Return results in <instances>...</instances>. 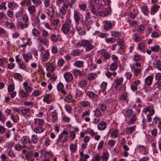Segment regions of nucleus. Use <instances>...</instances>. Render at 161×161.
Here are the masks:
<instances>
[{
  "label": "nucleus",
  "instance_id": "obj_15",
  "mask_svg": "<svg viewBox=\"0 0 161 161\" xmlns=\"http://www.w3.org/2000/svg\"><path fill=\"white\" fill-rule=\"evenodd\" d=\"M160 7L159 6L156 4H154L151 7V9L150 14L151 15L154 14L156 12H157Z\"/></svg>",
  "mask_w": 161,
  "mask_h": 161
},
{
  "label": "nucleus",
  "instance_id": "obj_8",
  "mask_svg": "<svg viewBox=\"0 0 161 161\" xmlns=\"http://www.w3.org/2000/svg\"><path fill=\"white\" fill-rule=\"evenodd\" d=\"M42 56L41 60L42 62H45L47 61L50 58V53L49 50H46L45 51V53L42 54Z\"/></svg>",
  "mask_w": 161,
  "mask_h": 161
},
{
  "label": "nucleus",
  "instance_id": "obj_12",
  "mask_svg": "<svg viewBox=\"0 0 161 161\" xmlns=\"http://www.w3.org/2000/svg\"><path fill=\"white\" fill-rule=\"evenodd\" d=\"M64 76L67 82H70L73 78L72 75L69 72L65 73L64 75Z\"/></svg>",
  "mask_w": 161,
  "mask_h": 161
},
{
  "label": "nucleus",
  "instance_id": "obj_33",
  "mask_svg": "<svg viewBox=\"0 0 161 161\" xmlns=\"http://www.w3.org/2000/svg\"><path fill=\"white\" fill-rule=\"evenodd\" d=\"M51 115L52 117V119L53 122L56 121L58 119L57 114L55 110H53L51 112Z\"/></svg>",
  "mask_w": 161,
  "mask_h": 161
},
{
  "label": "nucleus",
  "instance_id": "obj_2",
  "mask_svg": "<svg viewBox=\"0 0 161 161\" xmlns=\"http://www.w3.org/2000/svg\"><path fill=\"white\" fill-rule=\"evenodd\" d=\"M61 30L65 34H68L69 32L70 36H73L75 34V31L72 30L70 31L69 26L66 24H63L61 27Z\"/></svg>",
  "mask_w": 161,
  "mask_h": 161
},
{
  "label": "nucleus",
  "instance_id": "obj_34",
  "mask_svg": "<svg viewBox=\"0 0 161 161\" xmlns=\"http://www.w3.org/2000/svg\"><path fill=\"white\" fill-rule=\"evenodd\" d=\"M136 127V126L134 125L128 127L126 128V131L128 133H132L135 130Z\"/></svg>",
  "mask_w": 161,
  "mask_h": 161
},
{
  "label": "nucleus",
  "instance_id": "obj_16",
  "mask_svg": "<svg viewBox=\"0 0 161 161\" xmlns=\"http://www.w3.org/2000/svg\"><path fill=\"white\" fill-rule=\"evenodd\" d=\"M37 42L40 45H46L47 42V40L45 38L41 36L39 37L36 40Z\"/></svg>",
  "mask_w": 161,
  "mask_h": 161
},
{
  "label": "nucleus",
  "instance_id": "obj_1",
  "mask_svg": "<svg viewBox=\"0 0 161 161\" xmlns=\"http://www.w3.org/2000/svg\"><path fill=\"white\" fill-rule=\"evenodd\" d=\"M21 143L23 145V149L21 151L22 155L25 154V157L28 159L32 157L33 155L32 151L34 146L31 144L30 137L27 136H23L20 139Z\"/></svg>",
  "mask_w": 161,
  "mask_h": 161
},
{
  "label": "nucleus",
  "instance_id": "obj_51",
  "mask_svg": "<svg viewBox=\"0 0 161 161\" xmlns=\"http://www.w3.org/2000/svg\"><path fill=\"white\" fill-rule=\"evenodd\" d=\"M5 23L6 26L10 29L13 28L14 26V24L13 22L9 23L7 21L5 22Z\"/></svg>",
  "mask_w": 161,
  "mask_h": 161
},
{
  "label": "nucleus",
  "instance_id": "obj_45",
  "mask_svg": "<svg viewBox=\"0 0 161 161\" xmlns=\"http://www.w3.org/2000/svg\"><path fill=\"white\" fill-rule=\"evenodd\" d=\"M89 7L90 8V10L91 12L94 14H96L97 11L94 5L92 3H91L89 6Z\"/></svg>",
  "mask_w": 161,
  "mask_h": 161
},
{
  "label": "nucleus",
  "instance_id": "obj_24",
  "mask_svg": "<svg viewBox=\"0 0 161 161\" xmlns=\"http://www.w3.org/2000/svg\"><path fill=\"white\" fill-rule=\"evenodd\" d=\"M106 123L104 121L100 122L97 125V128L99 130H103L106 127Z\"/></svg>",
  "mask_w": 161,
  "mask_h": 161
},
{
  "label": "nucleus",
  "instance_id": "obj_18",
  "mask_svg": "<svg viewBox=\"0 0 161 161\" xmlns=\"http://www.w3.org/2000/svg\"><path fill=\"white\" fill-rule=\"evenodd\" d=\"M52 95L50 94H46L44 97L43 101L44 102L46 103L47 104L50 103L51 102V99Z\"/></svg>",
  "mask_w": 161,
  "mask_h": 161
},
{
  "label": "nucleus",
  "instance_id": "obj_60",
  "mask_svg": "<svg viewBox=\"0 0 161 161\" xmlns=\"http://www.w3.org/2000/svg\"><path fill=\"white\" fill-rule=\"evenodd\" d=\"M138 47L140 50L143 51L144 50L145 44L143 43L140 42L138 45Z\"/></svg>",
  "mask_w": 161,
  "mask_h": 161
},
{
  "label": "nucleus",
  "instance_id": "obj_3",
  "mask_svg": "<svg viewBox=\"0 0 161 161\" xmlns=\"http://www.w3.org/2000/svg\"><path fill=\"white\" fill-rule=\"evenodd\" d=\"M81 45L83 47H86V50L89 51L94 48V46L91 44L89 41L87 40L84 39L81 41Z\"/></svg>",
  "mask_w": 161,
  "mask_h": 161
},
{
  "label": "nucleus",
  "instance_id": "obj_20",
  "mask_svg": "<svg viewBox=\"0 0 161 161\" xmlns=\"http://www.w3.org/2000/svg\"><path fill=\"white\" fill-rule=\"evenodd\" d=\"M64 86L62 83H59L57 86V88L58 90L60 91L64 95L66 94V91L64 90Z\"/></svg>",
  "mask_w": 161,
  "mask_h": 161
},
{
  "label": "nucleus",
  "instance_id": "obj_32",
  "mask_svg": "<svg viewBox=\"0 0 161 161\" xmlns=\"http://www.w3.org/2000/svg\"><path fill=\"white\" fill-rule=\"evenodd\" d=\"M84 64V62L83 61L77 60L73 64V65L78 68L80 67H83Z\"/></svg>",
  "mask_w": 161,
  "mask_h": 161
},
{
  "label": "nucleus",
  "instance_id": "obj_64",
  "mask_svg": "<svg viewBox=\"0 0 161 161\" xmlns=\"http://www.w3.org/2000/svg\"><path fill=\"white\" fill-rule=\"evenodd\" d=\"M107 85V83L105 82H103L101 85V89L103 91L106 90Z\"/></svg>",
  "mask_w": 161,
  "mask_h": 161
},
{
  "label": "nucleus",
  "instance_id": "obj_54",
  "mask_svg": "<svg viewBox=\"0 0 161 161\" xmlns=\"http://www.w3.org/2000/svg\"><path fill=\"white\" fill-rule=\"evenodd\" d=\"M22 20L24 23H27L29 21V17L26 14H24L22 18Z\"/></svg>",
  "mask_w": 161,
  "mask_h": 161
},
{
  "label": "nucleus",
  "instance_id": "obj_29",
  "mask_svg": "<svg viewBox=\"0 0 161 161\" xmlns=\"http://www.w3.org/2000/svg\"><path fill=\"white\" fill-rule=\"evenodd\" d=\"M109 154L108 152H105L103 154L101 157L102 161H107L109 157Z\"/></svg>",
  "mask_w": 161,
  "mask_h": 161
},
{
  "label": "nucleus",
  "instance_id": "obj_62",
  "mask_svg": "<svg viewBox=\"0 0 161 161\" xmlns=\"http://www.w3.org/2000/svg\"><path fill=\"white\" fill-rule=\"evenodd\" d=\"M136 119L135 116H133L131 119L128 122V125H131L133 124Z\"/></svg>",
  "mask_w": 161,
  "mask_h": 161
},
{
  "label": "nucleus",
  "instance_id": "obj_46",
  "mask_svg": "<svg viewBox=\"0 0 161 161\" xmlns=\"http://www.w3.org/2000/svg\"><path fill=\"white\" fill-rule=\"evenodd\" d=\"M22 148H23V145H22L19 143H17L14 146L15 149L18 151H21Z\"/></svg>",
  "mask_w": 161,
  "mask_h": 161
},
{
  "label": "nucleus",
  "instance_id": "obj_49",
  "mask_svg": "<svg viewBox=\"0 0 161 161\" xmlns=\"http://www.w3.org/2000/svg\"><path fill=\"white\" fill-rule=\"evenodd\" d=\"M81 105L84 107H86L90 105V103L87 101H83L80 102Z\"/></svg>",
  "mask_w": 161,
  "mask_h": 161
},
{
  "label": "nucleus",
  "instance_id": "obj_7",
  "mask_svg": "<svg viewBox=\"0 0 161 161\" xmlns=\"http://www.w3.org/2000/svg\"><path fill=\"white\" fill-rule=\"evenodd\" d=\"M111 12V10L110 7H108L105 11H99L97 13V15L99 16L105 17L108 15Z\"/></svg>",
  "mask_w": 161,
  "mask_h": 161
},
{
  "label": "nucleus",
  "instance_id": "obj_28",
  "mask_svg": "<svg viewBox=\"0 0 161 161\" xmlns=\"http://www.w3.org/2000/svg\"><path fill=\"white\" fill-rule=\"evenodd\" d=\"M77 144H71L70 145L69 147V150L71 153H75L77 149Z\"/></svg>",
  "mask_w": 161,
  "mask_h": 161
},
{
  "label": "nucleus",
  "instance_id": "obj_42",
  "mask_svg": "<svg viewBox=\"0 0 161 161\" xmlns=\"http://www.w3.org/2000/svg\"><path fill=\"white\" fill-rule=\"evenodd\" d=\"M52 41L54 42H57L58 39V36L55 34H53L50 36Z\"/></svg>",
  "mask_w": 161,
  "mask_h": 161
},
{
  "label": "nucleus",
  "instance_id": "obj_10",
  "mask_svg": "<svg viewBox=\"0 0 161 161\" xmlns=\"http://www.w3.org/2000/svg\"><path fill=\"white\" fill-rule=\"evenodd\" d=\"M23 58L26 63H28L29 61L31 60L32 58V55L31 52H28L26 54L23 55Z\"/></svg>",
  "mask_w": 161,
  "mask_h": 161
},
{
  "label": "nucleus",
  "instance_id": "obj_17",
  "mask_svg": "<svg viewBox=\"0 0 161 161\" xmlns=\"http://www.w3.org/2000/svg\"><path fill=\"white\" fill-rule=\"evenodd\" d=\"M34 132L37 134H41L44 131V129L42 126H36L33 130Z\"/></svg>",
  "mask_w": 161,
  "mask_h": 161
},
{
  "label": "nucleus",
  "instance_id": "obj_31",
  "mask_svg": "<svg viewBox=\"0 0 161 161\" xmlns=\"http://www.w3.org/2000/svg\"><path fill=\"white\" fill-rule=\"evenodd\" d=\"M8 7L12 10H14L18 7V4L14 3L9 2L8 3Z\"/></svg>",
  "mask_w": 161,
  "mask_h": 161
},
{
  "label": "nucleus",
  "instance_id": "obj_53",
  "mask_svg": "<svg viewBox=\"0 0 161 161\" xmlns=\"http://www.w3.org/2000/svg\"><path fill=\"white\" fill-rule=\"evenodd\" d=\"M66 12V10L64 8V7H62L59 9V14H62L63 15H65Z\"/></svg>",
  "mask_w": 161,
  "mask_h": 161
},
{
  "label": "nucleus",
  "instance_id": "obj_9",
  "mask_svg": "<svg viewBox=\"0 0 161 161\" xmlns=\"http://www.w3.org/2000/svg\"><path fill=\"white\" fill-rule=\"evenodd\" d=\"M73 16L76 25H78L79 23V21L80 20V17L77 10H74Z\"/></svg>",
  "mask_w": 161,
  "mask_h": 161
},
{
  "label": "nucleus",
  "instance_id": "obj_6",
  "mask_svg": "<svg viewBox=\"0 0 161 161\" xmlns=\"http://www.w3.org/2000/svg\"><path fill=\"white\" fill-rule=\"evenodd\" d=\"M21 114L23 116L27 115L26 118H30L31 116V115L28 114L31 112V109L29 108H26L24 107H21Z\"/></svg>",
  "mask_w": 161,
  "mask_h": 161
},
{
  "label": "nucleus",
  "instance_id": "obj_61",
  "mask_svg": "<svg viewBox=\"0 0 161 161\" xmlns=\"http://www.w3.org/2000/svg\"><path fill=\"white\" fill-rule=\"evenodd\" d=\"M159 47L158 45H155L153 47H151V51L153 52H158L159 51Z\"/></svg>",
  "mask_w": 161,
  "mask_h": 161
},
{
  "label": "nucleus",
  "instance_id": "obj_59",
  "mask_svg": "<svg viewBox=\"0 0 161 161\" xmlns=\"http://www.w3.org/2000/svg\"><path fill=\"white\" fill-rule=\"evenodd\" d=\"M101 157L98 154L95 155L93 156L92 158L93 161H100Z\"/></svg>",
  "mask_w": 161,
  "mask_h": 161
},
{
  "label": "nucleus",
  "instance_id": "obj_14",
  "mask_svg": "<svg viewBox=\"0 0 161 161\" xmlns=\"http://www.w3.org/2000/svg\"><path fill=\"white\" fill-rule=\"evenodd\" d=\"M72 73L74 75L79 76L81 77L84 76L85 74L83 71H81L78 69H75L72 71Z\"/></svg>",
  "mask_w": 161,
  "mask_h": 161
},
{
  "label": "nucleus",
  "instance_id": "obj_44",
  "mask_svg": "<svg viewBox=\"0 0 161 161\" xmlns=\"http://www.w3.org/2000/svg\"><path fill=\"white\" fill-rule=\"evenodd\" d=\"M111 35L115 37H120L121 35V33L119 31H111Z\"/></svg>",
  "mask_w": 161,
  "mask_h": 161
},
{
  "label": "nucleus",
  "instance_id": "obj_4",
  "mask_svg": "<svg viewBox=\"0 0 161 161\" xmlns=\"http://www.w3.org/2000/svg\"><path fill=\"white\" fill-rule=\"evenodd\" d=\"M97 53L102 55L105 59H108L111 57L110 54L104 49H102L99 50L97 52Z\"/></svg>",
  "mask_w": 161,
  "mask_h": 161
},
{
  "label": "nucleus",
  "instance_id": "obj_50",
  "mask_svg": "<svg viewBox=\"0 0 161 161\" xmlns=\"http://www.w3.org/2000/svg\"><path fill=\"white\" fill-rule=\"evenodd\" d=\"M117 67V63L116 62H113L110 65V69L112 71L116 70Z\"/></svg>",
  "mask_w": 161,
  "mask_h": 161
},
{
  "label": "nucleus",
  "instance_id": "obj_41",
  "mask_svg": "<svg viewBox=\"0 0 161 161\" xmlns=\"http://www.w3.org/2000/svg\"><path fill=\"white\" fill-rule=\"evenodd\" d=\"M86 95L91 98H96L97 96V94L91 91L87 92L86 93Z\"/></svg>",
  "mask_w": 161,
  "mask_h": 161
},
{
  "label": "nucleus",
  "instance_id": "obj_47",
  "mask_svg": "<svg viewBox=\"0 0 161 161\" xmlns=\"http://www.w3.org/2000/svg\"><path fill=\"white\" fill-rule=\"evenodd\" d=\"M142 11L143 13L145 15H147L149 12L147 6H144L142 8Z\"/></svg>",
  "mask_w": 161,
  "mask_h": 161
},
{
  "label": "nucleus",
  "instance_id": "obj_38",
  "mask_svg": "<svg viewBox=\"0 0 161 161\" xmlns=\"http://www.w3.org/2000/svg\"><path fill=\"white\" fill-rule=\"evenodd\" d=\"M31 3V0H22L21 3V4L22 5L27 6L30 5Z\"/></svg>",
  "mask_w": 161,
  "mask_h": 161
},
{
  "label": "nucleus",
  "instance_id": "obj_13",
  "mask_svg": "<svg viewBox=\"0 0 161 161\" xmlns=\"http://www.w3.org/2000/svg\"><path fill=\"white\" fill-rule=\"evenodd\" d=\"M79 155L80 157L78 161H87L86 159H88L90 157V156L87 154L84 155L83 152H80Z\"/></svg>",
  "mask_w": 161,
  "mask_h": 161
},
{
  "label": "nucleus",
  "instance_id": "obj_26",
  "mask_svg": "<svg viewBox=\"0 0 161 161\" xmlns=\"http://www.w3.org/2000/svg\"><path fill=\"white\" fill-rule=\"evenodd\" d=\"M131 69L132 71H134V74L135 76H137L141 71V68H136L134 65L131 67Z\"/></svg>",
  "mask_w": 161,
  "mask_h": 161
},
{
  "label": "nucleus",
  "instance_id": "obj_58",
  "mask_svg": "<svg viewBox=\"0 0 161 161\" xmlns=\"http://www.w3.org/2000/svg\"><path fill=\"white\" fill-rule=\"evenodd\" d=\"M22 11L21 10H20L17 12L15 13V16L17 19H18L19 18L22 16Z\"/></svg>",
  "mask_w": 161,
  "mask_h": 161
},
{
  "label": "nucleus",
  "instance_id": "obj_57",
  "mask_svg": "<svg viewBox=\"0 0 161 161\" xmlns=\"http://www.w3.org/2000/svg\"><path fill=\"white\" fill-rule=\"evenodd\" d=\"M6 120L5 117L3 114L2 112L0 110V121L3 123H4Z\"/></svg>",
  "mask_w": 161,
  "mask_h": 161
},
{
  "label": "nucleus",
  "instance_id": "obj_23",
  "mask_svg": "<svg viewBox=\"0 0 161 161\" xmlns=\"http://www.w3.org/2000/svg\"><path fill=\"white\" fill-rule=\"evenodd\" d=\"M39 141V139L37 135L35 134L33 135L31 137V140H30L31 144H32V143L33 144H36Z\"/></svg>",
  "mask_w": 161,
  "mask_h": 161
},
{
  "label": "nucleus",
  "instance_id": "obj_11",
  "mask_svg": "<svg viewBox=\"0 0 161 161\" xmlns=\"http://www.w3.org/2000/svg\"><path fill=\"white\" fill-rule=\"evenodd\" d=\"M103 28L106 30H109L112 28V24L109 21L105 20L103 22Z\"/></svg>",
  "mask_w": 161,
  "mask_h": 161
},
{
  "label": "nucleus",
  "instance_id": "obj_52",
  "mask_svg": "<svg viewBox=\"0 0 161 161\" xmlns=\"http://www.w3.org/2000/svg\"><path fill=\"white\" fill-rule=\"evenodd\" d=\"M7 14L10 18H12L14 17V12L10 10H8L7 12Z\"/></svg>",
  "mask_w": 161,
  "mask_h": 161
},
{
  "label": "nucleus",
  "instance_id": "obj_55",
  "mask_svg": "<svg viewBox=\"0 0 161 161\" xmlns=\"http://www.w3.org/2000/svg\"><path fill=\"white\" fill-rule=\"evenodd\" d=\"M32 33L33 35L35 36H37L40 34L39 31L35 28H34L32 29Z\"/></svg>",
  "mask_w": 161,
  "mask_h": 161
},
{
  "label": "nucleus",
  "instance_id": "obj_48",
  "mask_svg": "<svg viewBox=\"0 0 161 161\" xmlns=\"http://www.w3.org/2000/svg\"><path fill=\"white\" fill-rule=\"evenodd\" d=\"M14 77L15 79L19 80H21L23 78L22 75L20 74L17 73H14Z\"/></svg>",
  "mask_w": 161,
  "mask_h": 161
},
{
  "label": "nucleus",
  "instance_id": "obj_19",
  "mask_svg": "<svg viewBox=\"0 0 161 161\" xmlns=\"http://www.w3.org/2000/svg\"><path fill=\"white\" fill-rule=\"evenodd\" d=\"M44 120L41 119H35L34 120V125L36 126H42Z\"/></svg>",
  "mask_w": 161,
  "mask_h": 161
},
{
  "label": "nucleus",
  "instance_id": "obj_22",
  "mask_svg": "<svg viewBox=\"0 0 161 161\" xmlns=\"http://www.w3.org/2000/svg\"><path fill=\"white\" fill-rule=\"evenodd\" d=\"M47 14L50 17H53L54 14V7L52 6L50 7L47 10Z\"/></svg>",
  "mask_w": 161,
  "mask_h": 161
},
{
  "label": "nucleus",
  "instance_id": "obj_43",
  "mask_svg": "<svg viewBox=\"0 0 161 161\" xmlns=\"http://www.w3.org/2000/svg\"><path fill=\"white\" fill-rule=\"evenodd\" d=\"M81 51L78 49H74L71 52V54L74 56H76L80 55Z\"/></svg>",
  "mask_w": 161,
  "mask_h": 161
},
{
  "label": "nucleus",
  "instance_id": "obj_37",
  "mask_svg": "<svg viewBox=\"0 0 161 161\" xmlns=\"http://www.w3.org/2000/svg\"><path fill=\"white\" fill-rule=\"evenodd\" d=\"M28 10L31 14H33L35 13V6L34 5L29 6L28 8Z\"/></svg>",
  "mask_w": 161,
  "mask_h": 161
},
{
  "label": "nucleus",
  "instance_id": "obj_56",
  "mask_svg": "<svg viewBox=\"0 0 161 161\" xmlns=\"http://www.w3.org/2000/svg\"><path fill=\"white\" fill-rule=\"evenodd\" d=\"M19 67L24 70H25L27 69L26 67L25 64L23 62L19 63Z\"/></svg>",
  "mask_w": 161,
  "mask_h": 161
},
{
  "label": "nucleus",
  "instance_id": "obj_36",
  "mask_svg": "<svg viewBox=\"0 0 161 161\" xmlns=\"http://www.w3.org/2000/svg\"><path fill=\"white\" fill-rule=\"evenodd\" d=\"M118 130L117 129H115L111 133L110 136L113 139L116 138L118 136Z\"/></svg>",
  "mask_w": 161,
  "mask_h": 161
},
{
  "label": "nucleus",
  "instance_id": "obj_25",
  "mask_svg": "<svg viewBox=\"0 0 161 161\" xmlns=\"http://www.w3.org/2000/svg\"><path fill=\"white\" fill-rule=\"evenodd\" d=\"M19 95L20 97L22 98L28 97L29 96V94L28 93L22 89L20 90Z\"/></svg>",
  "mask_w": 161,
  "mask_h": 161
},
{
  "label": "nucleus",
  "instance_id": "obj_27",
  "mask_svg": "<svg viewBox=\"0 0 161 161\" xmlns=\"http://www.w3.org/2000/svg\"><path fill=\"white\" fill-rule=\"evenodd\" d=\"M153 76L151 75L148 76L145 79V84L148 85H150L153 82Z\"/></svg>",
  "mask_w": 161,
  "mask_h": 161
},
{
  "label": "nucleus",
  "instance_id": "obj_63",
  "mask_svg": "<svg viewBox=\"0 0 161 161\" xmlns=\"http://www.w3.org/2000/svg\"><path fill=\"white\" fill-rule=\"evenodd\" d=\"M72 96L71 95H67L65 98L64 101L68 103H70L72 101Z\"/></svg>",
  "mask_w": 161,
  "mask_h": 161
},
{
  "label": "nucleus",
  "instance_id": "obj_5",
  "mask_svg": "<svg viewBox=\"0 0 161 161\" xmlns=\"http://www.w3.org/2000/svg\"><path fill=\"white\" fill-rule=\"evenodd\" d=\"M123 79L122 77L117 78L115 79L114 83L115 84V87L116 89L119 90L121 88V84L123 82Z\"/></svg>",
  "mask_w": 161,
  "mask_h": 161
},
{
  "label": "nucleus",
  "instance_id": "obj_35",
  "mask_svg": "<svg viewBox=\"0 0 161 161\" xmlns=\"http://www.w3.org/2000/svg\"><path fill=\"white\" fill-rule=\"evenodd\" d=\"M32 44V42L30 38H28L27 39V42L21 45V46L22 47H25L27 46H31Z\"/></svg>",
  "mask_w": 161,
  "mask_h": 161
},
{
  "label": "nucleus",
  "instance_id": "obj_40",
  "mask_svg": "<svg viewBox=\"0 0 161 161\" xmlns=\"http://www.w3.org/2000/svg\"><path fill=\"white\" fill-rule=\"evenodd\" d=\"M141 39V37L140 35L138 33L134 35L133 37L134 40L137 42L140 41Z\"/></svg>",
  "mask_w": 161,
  "mask_h": 161
},
{
  "label": "nucleus",
  "instance_id": "obj_21",
  "mask_svg": "<svg viewBox=\"0 0 161 161\" xmlns=\"http://www.w3.org/2000/svg\"><path fill=\"white\" fill-rule=\"evenodd\" d=\"M33 26H36L39 28L40 26V21L38 17H36L33 20V22L32 23Z\"/></svg>",
  "mask_w": 161,
  "mask_h": 161
},
{
  "label": "nucleus",
  "instance_id": "obj_39",
  "mask_svg": "<svg viewBox=\"0 0 161 161\" xmlns=\"http://www.w3.org/2000/svg\"><path fill=\"white\" fill-rule=\"evenodd\" d=\"M18 26L22 29L26 28L28 26V23H24L22 22H18Z\"/></svg>",
  "mask_w": 161,
  "mask_h": 161
},
{
  "label": "nucleus",
  "instance_id": "obj_30",
  "mask_svg": "<svg viewBox=\"0 0 161 161\" xmlns=\"http://www.w3.org/2000/svg\"><path fill=\"white\" fill-rule=\"evenodd\" d=\"M87 81L84 80H80L78 83V85L80 86V88H84L87 85Z\"/></svg>",
  "mask_w": 161,
  "mask_h": 161
}]
</instances>
